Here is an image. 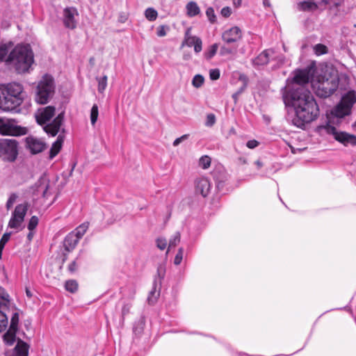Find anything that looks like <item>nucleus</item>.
<instances>
[{
  "instance_id": "f03ea898",
  "label": "nucleus",
  "mask_w": 356,
  "mask_h": 356,
  "mask_svg": "<svg viewBox=\"0 0 356 356\" xmlns=\"http://www.w3.org/2000/svg\"><path fill=\"white\" fill-rule=\"evenodd\" d=\"M34 63V54L29 44H18L9 53L6 63L18 74L29 73Z\"/></svg>"
},
{
  "instance_id": "864d4df0",
  "label": "nucleus",
  "mask_w": 356,
  "mask_h": 356,
  "mask_svg": "<svg viewBox=\"0 0 356 356\" xmlns=\"http://www.w3.org/2000/svg\"><path fill=\"white\" fill-rule=\"evenodd\" d=\"M131 307V304H129V303L124 304V305L122 308V322L124 320L125 316L129 313Z\"/></svg>"
},
{
  "instance_id": "473e14b6",
  "label": "nucleus",
  "mask_w": 356,
  "mask_h": 356,
  "mask_svg": "<svg viewBox=\"0 0 356 356\" xmlns=\"http://www.w3.org/2000/svg\"><path fill=\"white\" fill-rule=\"evenodd\" d=\"M318 129H325L328 134L333 135L334 138L339 134V132L337 131L336 127L330 125L329 123H327L325 125L318 127Z\"/></svg>"
},
{
  "instance_id": "20e7f679",
  "label": "nucleus",
  "mask_w": 356,
  "mask_h": 356,
  "mask_svg": "<svg viewBox=\"0 0 356 356\" xmlns=\"http://www.w3.org/2000/svg\"><path fill=\"white\" fill-rule=\"evenodd\" d=\"M10 322L8 330L3 334V341L8 346H12L16 341V334L19 330V315L23 312L15 305H10Z\"/></svg>"
},
{
  "instance_id": "a18cd8bd",
  "label": "nucleus",
  "mask_w": 356,
  "mask_h": 356,
  "mask_svg": "<svg viewBox=\"0 0 356 356\" xmlns=\"http://www.w3.org/2000/svg\"><path fill=\"white\" fill-rule=\"evenodd\" d=\"M170 30V28L167 25H161L157 28L156 35L159 37L165 36L167 31Z\"/></svg>"
},
{
  "instance_id": "5701e85b",
  "label": "nucleus",
  "mask_w": 356,
  "mask_h": 356,
  "mask_svg": "<svg viewBox=\"0 0 356 356\" xmlns=\"http://www.w3.org/2000/svg\"><path fill=\"white\" fill-rule=\"evenodd\" d=\"M12 305L9 294L4 288L0 286V308L10 309V305Z\"/></svg>"
},
{
  "instance_id": "69168bd1",
  "label": "nucleus",
  "mask_w": 356,
  "mask_h": 356,
  "mask_svg": "<svg viewBox=\"0 0 356 356\" xmlns=\"http://www.w3.org/2000/svg\"><path fill=\"white\" fill-rule=\"evenodd\" d=\"M254 164L257 165V169H260L264 165V163L261 160L256 161Z\"/></svg>"
},
{
  "instance_id": "052dcab7",
  "label": "nucleus",
  "mask_w": 356,
  "mask_h": 356,
  "mask_svg": "<svg viewBox=\"0 0 356 356\" xmlns=\"http://www.w3.org/2000/svg\"><path fill=\"white\" fill-rule=\"evenodd\" d=\"M270 58L272 60H276L277 63L280 64H283L285 62V56L284 55H279L276 56H273V55L272 57Z\"/></svg>"
},
{
  "instance_id": "1a4fd4ad",
  "label": "nucleus",
  "mask_w": 356,
  "mask_h": 356,
  "mask_svg": "<svg viewBox=\"0 0 356 356\" xmlns=\"http://www.w3.org/2000/svg\"><path fill=\"white\" fill-rule=\"evenodd\" d=\"M316 71L314 63L307 66L303 69H297L294 71L293 82L296 86H299L305 83H308L312 80Z\"/></svg>"
},
{
  "instance_id": "dca6fc26",
  "label": "nucleus",
  "mask_w": 356,
  "mask_h": 356,
  "mask_svg": "<svg viewBox=\"0 0 356 356\" xmlns=\"http://www.w3.org/2000/svg\"><path fill=\"white\" fill-rule=\"evenodd\" d=\"M77 11L74 8H66L63 11V23L66 28L74 29L76 26L74 15Z\"/></svg>"
},
{
  "instance_id": "603ef678",
  "label": "nucleus",
  "mask_w": 356,
  "mask_h": 356,
  "mask_svg": "<svg viewBox=\"0 0 356 356\" xmlns=\"http://www.w3.org/2000/svg\"><path fill=\"white\" fill-rule=\"evenodd\" d=\"M220 70L218 69H212L209 71V77L211 80L216 81L220 78Z\"/></svg>"
},
{
  "instance_id": "c9c22d12",
  "label": "nucleus",
  "mask_w": 356,
  "mask_h": 356,
  "mask_svg": "<svg viewBox=\"0 0 356 356\" xmlns=\"http://www.w3.org/2000/svg\"><path fill=\"white\" fill-rule=\"evenodd\" d=\"M180 233L177 232L170 239L168 249L167 253L170 248L175 247L180 242Z\"/></svg>"
},
{
  "instance_id": "338daca9",
  "label": "nucleus",
  "mask_w": 356,
  "mask_h": 356,
  "mask_svg": "<svg viewBox=\"0 0 356 356\" xmlns=\"http://www.w3.org/2000/svg\"><path fill=\"white\" fill-rule=\"evenodd\" d=\"M26 296L29 298H31L33 297V293L31 292V291L30 290V289H29L28 287H26Z\"/></svg>"
},
{
  "instance_id": "f704fd0d",
  "label": "nucleus",
  "mask_w": 356,
  "mask_h": 356,
  "mask_svg": "<svg viewBox=\"0 0 356 356\" xmlns=\"http://www.w3.org/2000/svg\"><path fill=\"white\" fill-rule=\"evenodd\" d=\"M97 80L98 81V92L99 93H103L107 86V76L104 75L100 78L97 77Z\"/></svg>"
},
{
  "instance_id": "3c124183",
  "label": "nucleus",
  "mask_w": 356,
  "mask_h": 356,
  "mask_svg": "<svg viewBox=\"0 0 356 356\" xmlns=\"http://www.w3.org/2000/svg\"><path fill=\"white\" fill-rule=\"evenodd\" d=\"M195 40V45H194V51L195 53L198 54L200 53L202 49V40L199 38H193Z\"/></svg>"
},
{
  "instance_id": "e433bc0d",
  "label": "nucleus",
  "mask_w": 356,
  "mask_h": 356,
  "mask_svg": "<svg viewBox=\"0 0 356 356\" xmlns=\"http://www.w3.org/2000/svg\"><path fill=\"white\" fill-rule=\"evenodd\" d=\"M10 235H11V233L6 232V233L3 234V235L2 236V237L0 240V259H1V257H2L3 250L6 244L7 243V242L9 241V239L10 238Z\"/></svg>"
},
{
  "instance_id": "de8ad7c7",
  "label": "nucleus",
  "mask_w": 356,
  "mask_h": 356,
  "mask_svg": "<svg viewBox=\"0 0 356 356\" xmlns=\"http://www.w3.org/2000/svg\"><path fill=\"white\" fill-rule=\"evenodd\" d=\"M327 47L322 44H318L314 47L317 55H322L327 53Z\"/></svg>"
},
{
  "instance_id": "39448f33",
  "label": "nucleus",
  "mask_w": 356,
  "mask_h": 356,
  "mask_svg": "<svg viewBox=\"0 0 356 356\" xmlns=\"http://www.w3.org/2000/svg\"><path fill=\"white\" fill-rule=\"evenodd\" d=\"M54 83L51 78H44L38 85L35 100L40 104H47L54 93Z\"/></svg>"
},
{
  "instance_id": "58836bf2",
  "label": "nucleus",
  "mask_w": 356,
  "mask_h": 356,
  "mask_svg": "<svg viewBox=\"0 0 356 356\" xmlns=\"http://www.w3.org/2000/svg\"><path fill=\"white\" fill-rule=\"evenodd\" d=\"M236 51V47H229L227 46H222L220 49V56H227L230 54H234Z\"/></svg>"
},
{
  "instance_id": "37998d69",
  "label": "nucleus",
  "mask_w": 356,
  "mask_h": 356,
  "mask_svg": "<svg viewBox=\"0 0 356 356\" xmlns=\"http://www.w3.org/2000/svg\"><path fill=\"white\" fill-rule=\"evenodd\" d=\"M61 149L60 146H58L56 143H53L49 151V159H54L60 152Z\"/></svg>"
},
{
  "instance_id": "393cba45",
  "label": "nucleus",
  "mask_w": 356,
  "mask_h": 356,
  "mask_svg": "<svg viewBox=\"0 0 356 356\" xmlns=\"http://www.w3.org/2000/svg\"><path fill=\"white\" fill-rule=\"evenodd\" d=\"M187 15L190 17L197 16L200 13V7L195 1H190L186 6Z\"/></svg>"
},
{
  "instance_id": "c03bdc74",
  "label": "nucleus",
  "mask_w": 356,
  "mask_h": 356,
  "mask_svg": "<svg viewBox=\"0 0 356 356\" xmlns=\"http://www.w3.org/2000/svg\"><path fill=\"white\" fill-rule=\"evenodd\" d=\"M156 247L161 250H163L167 247V241L165 238L159 237L156 239Z\"/></svg>"
},
{
  "instance_id": "f257e3e1",
  "label": "nucleus",
  "mask_w": 356,
  "mask_h": 356,
  "mask_svg": "<svg viewBox=\"0 0 356 356\" xmlns=\"http://www.w3.org/2000/svg\"><path fill=\"white\" fill-rule=\"evenodd\" d=\"M284 103L294 111L291 123L304 129L305 125L316 120L320 113L318 105L311 91L303 86H291L282 94Z\"/></svg>"
},
{
  "instance_id": "4468645a",
  "label": "nucleus",
  "mask_w": 356,
  "mask_h": 356,
  "mask_svg": "<svg viewBox=\"0 0 356 356\" xmlns=\"http://www.w3.org/2000/svg\"><path fill=\"white\" fill-rule=\"evenodd\" d=\"M26 147L31 154H36L45 149L47 145L42 140L30 136L26 138Z\"/></svg>"
},
{
  "instance_id": "f3484780",
  "label": "nucleus",
  "mask_w": 356,
  "mask_h": 356,
  "mask_svg": "<svg viewBox=\"0 0 356 356\" xmlns=\"http://www.w3.org/2000/svg\"><path fill=\"white\" fill-rule=\"evenodd\" d=\"M211 184L207 178L201 177L195 181V193L206 197L210 193Z\"/></svg>"
},
{
  "instance_id": "0e129e2a",
  "label": "nucleus",
  "mask_w": 356,
  "mask_h": 356,
  "mask_svg": "<svg viewBox=\"0 0 356 356\" xmlns=\"http://www.w3.org/2000/svg\"><path fill=\"white\" fill-rule=\"evenodd\" d=\"M331 1L333 3L334 6L339 7L343 3L344 0H332Z\"/></svg>"
},
{
  "instance_id": "680f3d73",
  "label": "nucleus",
  "mask_w": 356,
  "mask_h": 356,
  "mask_svg": "<svg viewBox=\"0 0 356 356\" xmlns=\"http://www.w3.org/2000/svg\"><path fill=\"white\" fill-rule=\"evenodd\" d=\"M77 269V265L76 260L71 262L68 266V270L70 273H74Z\"/></svg>"
},
{
  "instance_id": "774afa93",
  "label": "nucleus",
  "mask_w": 356,
  "mask_h": 356,
  "mask_svg": "<svg viewBox=\"0 0 356 356\" xmlns=\"http://www.w3.org/2000/svg\"><path fill=\"white\" fill-rule=\"evenodd\" d=\"M34 233L33 231H29V233L27 234V239L29 241H32Z\"/></svg>"
},
{
  "instance_id": "6e6552de",
  "label": "nucleus",
  "mask_w": 356,
  "mask_h": 356,
  "mask_svg": "<svg viewBox=\"0 0 356 356\" xmlns=\"http://www.w3.org/2000/svg\"><path fill=\"white\" fill-rule=\"evenodd\" d=\"M355 103L356 92L353 90H349L342 96L340 103L334 109V115L341 118L350 115L351 108Z\"/></svg>"
},
{
  "instance_id": "49530a36",
  "label": "nucleus",
  "mask_w": 356,
  "mask_h": 356,
  "mask_svg": "<svg viewBox=\"0 0 356 356\" xmlns=\"http://www.w3.org/2000/svg\"><path fill=\"white\" fill-rule=\"evenodd\" d=\"M183 254H184V248H179L177 254L175 255V259H174V264L175 265H179L181 264L182 259H183Z\"/></svg>"
},
{
  "instance_id": "f8f14e48",
  "label": "nucleus",
  "mask_w": 356,
  "mask_h": 356,
  "mask_svg": "<svg viewBox=\"0 0 356 356\" xmlns=\"http://www.w3.org/2000/svg\"><path fill=\"white\" fill-rule=\"evenodd\" d=\"M64 115L65 112L63 111L59 113L51 122L45 124L44 127V130L45 132L51 136H56V134L60 131V127L64 121Z\"/></svg>"
},
{
  "instance_id": "a878e982",
  "label": "nucleus",
  "mask_w": 356,
  "mask_h": 356,
  "mask_svg": "<svg viewBox=\"0 0 356 356\" xmlns=\"http://www.w3.org/2000/svg\"><path fill=\"white\" fill-rule=\"evenodd\" d=\"M9 312L10 309H3L0 308V332L4 331L8 327V313Z\"/></svg>"
},
{
  "instance_id": "4d7b16f0",
  "label": "nucleus",
  "mask_w": 356,
  "mask_h": 356,
  "mask_svg": "<svg viewBox=\"0 0 356 356\" xmlns=\"http://www.w3.org/2000/svg\"><path fill=\"white\" fill-rule=\"evenodd\" d=\"M220 13L224 17H229L232 14V9L229 6L224 7L222 8Z\"/></svg>"
},
{
  "instance_id": "a211bd4d",
  "label": "nucleus",
  "mask_w": 356,
  "mask_h": 356,
  "mask_svg": "<svg viewBox=\"0 0 356 356\" xmlns=\"http://www.w3.org/2000/svg\"><path fill=\"white\" fill-rule=\"evenodd\" d=\"M275 54V51L272 49H266L259 54L255 58L252 60L254 66L264 65L269 63L270 57Z\"/></svg>"
},
{
  "instance_id": "a19ab883",
  "label": "nucleus",
  "mask_w": 356,
  "mask_h": 356,
  "mask_svg": "<svg viewBox=\"0 0 356 356\" xmlns=\"http://www.w3.org/2000/svg\"><path fill=\"white\" fill-rule=\"evenodd\" d=\"M206 15L208 17L209 21L211 24L216 22V16L214 13V9L212 7H209L206 10Z\"/></svg>"
},
{
  "instance_id": "5fc2aeb1",
  "label": "nucleus",
  "mask_w": 356,
  "mask_h": 356,
  "mask_svg": "<svg viewBox=\"0 0 356 356\" xmlns=\"http://www.w3.org/2000/svg\"><path fill=\"white\" fill-rule=\"evenodd\" d=\"M17 198V195L15 193H13L10 195V197L6 202L7 209H10L13 207V205L14 202L16 201Z\"/></svg>"
},
{
  "instance_id": "c756f323",
  "label": "nucleus",
  "mask_w": 356,
  "mask_h": 356,
  "mask_svg": "<svg viewBox=\"0 0 356 356\" xmlns=\"http://www.w3.org/2000/svg\"><path fill=\"white\" fill-rule=\"evenodd\" d=\"M89 227V222H85L80 225L75 229L74 235H76L79 239L85 234Z\"/></svg>"
},
{
  "instance_id": "b1692460",
  "label": "nucleus",
  "mask_w": 356,
  "mask_h": 356,
  "mask_svg": "<svg viewBox=\"0 0 356 356\" xmlns=\"http://www.w3.org/2000/svg\"><path fill=\"white\" fill-rule=\"evenodd\" d=\"M297 8L300 11L309 12L318 9V5L314 0L303 1L298 3Z\"/></svg>"
},
{
  "instance_id": "ddd939ff",
  "label": "nucleus",
  "mask_w": 356,
  "mask_h": 356,
  "mask_svg": "<svg viewBox=\"0 0 356 356\" xmlns=\"http://www.w3.org/2000/svg\"><path fill=\"white\" fill-rule=\"evenodd\" d=\"M242 38V33L240 28L234 26L223 32L222 40L227 44H232L238 42Z\"/></svg>"
},
{
  "instance_id": "cd10ccee",
  "label": "nucleus",
  "mask_w": 356,
  "mask_h": 356,
  "mask_svg": "<svg viewBox=\"0 0 356 356\" xmlns=\"http://www.w3.org/2000/svg\"><path fill=\"white\" fill-rule=\"evenodd\" d=\"M145 327V319L141 317L137 322H136L133 327V332L136 335H140L143 332Z\"/></svg>"
},
{
  "instance_id": "412c9836",
  "label": "nucleus",
  "mask_w": 356,
  "mask_h": 356,
  "mask_svg": "<svg viewBox=\"0 0 356 356\" xmlns=\"http://www.w3.org/2000/svg\"><path fill=\"white\" fill-rule=\"evenodd\" d=\"M29 346L20 339H17L12 356H28Z\"/></svg>"
},
{
  "instance_id": "2f4dec72",
  "label": "nucleus",
  "mask_w": 356,
  "mask_h": 356,
  "mask_svg": "<svg viewBox=\"0 0 356 356\" xmlns=\"http://www.w3.org/2000/svg\"><path fill=\"white\" fill-rule=\"evenodd\" d=\"M145 15L149 21L153 22L156 19L158 13L154 8H148L145 11Z\"/></svg>"
},
{
  "instance_id": "7ed1b4c3",
  "label": "nucleus",
  "mask_w": 356,
  "mask_h": 356,
  "mask_svg": "<svg viewBox=\"0 0 356 356\" xmlns=\"http://www.w3.org/2000/svg\"><path fill=\"white\" fill-rule=\"evenodd\" d=\"M25 92L22 84L12 82L0 86V108L4 111L19 113Z\"/></svg>"
},
{
  "instance_id": "ea45409f",
  "label": "nucleus",
  "mask_w": 356,
  "mask_h": 356,
  "mask_svg": "<svg viewBox=\"0 0 356 356\" xmlns=\"http://www.w3.org/2000/svg\"><path fill=\"white\" fill-rule=\"evenodd\" d=\"M199 165L203 169H207L211 165V158L208 156H202L200 159Z\"/></svg>"
},
{
  "instance_id": "bf43d9fd",
  "label": "nucleus",
  "mask_w": 356,
  "mask_h": 356,
  "mask_svg": "<svg viewBox=\"0 0 356 356\" xmlns=\"http://www.w3.org/2000/svg\"><path fill=\"white\" fill-rule=\"evenodd\" d=\"M259 145V143L256 140H248L246 143V146L250 149H254Z\"/></svg>"
},
{
  "instance_id": "79ce46f5",
  "label": "nucleus",
  "mask_w": 356,
  "mask_h": 356,
  "mask_svg": "<svg viewBox=\"0 0 356 356\" xmlns=\"http://www.w3.org/2000/svg\"><path fill=\"white\" fill-rule=\"evenodd\" d=\"M38 222H39V220H38V218L35 216H33L29 223H28V225H27V228L29 231H33L37 225H38Z\"/></svg>"
},
{
  "instance_id": "4be33fe9",
  "label": "nucleus",
  "mask_w": 356,
  "mask_h": 356,
  "mask_svg": "<svg viewBox=\"0 0 356 356\" xmlns=\"http://www.w3.org/2000/svg\"><path fill=\"white\" fill-rule=\"evenodd\" d=\"M14 47V43L12 41L1 42H0V63L2 62L6 63V59L8 56V53Z\"/></svg>"
},
{
  "instance_id": "aec40b11",
  "label": "nucleus",
  "mask_w": 356,
  "mask_h": 356,
  "mask_svg": "<svg viewBox=\"0 0 356 356\" xmlns=\"http://www.w3.org/2000/svg\"><path fill=\"white\" fill-rule=\"evenodd\" d=\"M80 239L74 235V232L68 234L64 238L63 246L67 252L73 250Z\"/></svg>"
},
{
  "instance_id": "423d86ee",
  "label": "nucleus",
  "mask_w": 356,
  "mask_h": 356,
  "mask_svg": "<svg viewBox=\"0 0 356 356\" xmlns=\"http://www.w3.org/2000/svg\"><path fill=\"white\" fill-rule=\"evenodd\" d=\"M339 83V78L336 76L330 79H323L318 81L315 86V93L321 98L330 97L337 90Z\"/></svg>"
},
{
  "instance_id": "2eb2a0df",
  "label": "nucleus",
  "mask_w": 356,
  "mask_h": 356,
  "mask_svg": "<svg viewBox=\"0 0 356 356\" xmlns=\"http://www.w3.org/2000/svg\"><path fill=\"white\" fill-rule=\"evenodd\" d=\"M54 113L55 107L53 106L42 108L35 115L36 122L40 125H44L54 115Z\"/></svg>"
},
{
  "instance_id": "6ab92c4d",
  "label": "nucleus",
  "mask_w": 356,
  "mask_h": 356,
  "mask_svg": "<svg viewBox=\"0 0 356 356\" xmlns=\"http://www.w3.org/2000/svg\"><path fill=\"white\" fill-rule=\"evenodd\" d=\"M335 140L344 145H348V144L352 146L356 145V136L344 131L339 132V135L335 137Z\"/></svg>"
},
{
  "instance_id": "13d9d810",
  "label": "nucleus",
  "mask_w": 356,
  "mask_h": 356,
  "mask_svg": "<svg viewBox=\"0 0 356 356\" xmlns=\"http://www.w3.org/2000/svg\"><path fill=\"white\" fill-rule=\"evenodd\" d=\"M188 137H189V134H184V135L181 136V137L176 138L173 142V145L174 146L179 145L181 142L188 139Z\"/></svg>"
},
{
  "instance_id": "72a5a7b5",
  "label": "nucleus",
  "mask_w": 356,
  "mask_h": 356,
  "mask_svg": "<svg viewBox=\"0 0 356 356\" xmlns=\"http://www.w3.org/2000/svg\"><path fill=\"white\" fill-rule=\"evenodd\" d=\"M218 49V44L217 43H214L212 44L207 51L204 53V56L207 59L209 60L212 58L216 54Z\"/></svg>"
},
{
  "instance_id": "9d476101",
  "label": "nucleus",
  "mask_w": 356,
  "mask_h": 356,
  "mask_svg": "<svg viewBox=\"0 0 356 356\" xmlns=\"http://www.w3.org/2000/svg\"><path fill=\"white\" fill-rule=\"evenodd\" d=\"M165 275V264H159L157 266L156 275L154 276V279L152 284V289L149 292L147 298L149 304H154L156 300V297H154L157 288L160 290L161 286L162 280H163Z\"/></svg>"
},
{
  "instance_id": "7c9ffc66",
  "label": "nucleus",
  "mask_w": 356,
  "mask_h": 356,
  "mask_svg": "<svg viewBox=\"0 0 356 356\" xmlns=\"http://www.w3.org/2000/svg\"><path fill=\"white\" fill-rule=\"evenodd\" d=\"M98 115H99L98 106L95 104H93V106L91 108L90 115V122L92 126H94L95 124V123L97 122V119H98Z\"/></svg>"
},
{
  "instance_id": "8fccbe9b",
  "label": "nucleus",
  "mask_w": 356,
  "mask_h": 356,
  "mask_svg": "<svg viewBox=\"0 0 356 356\" xmlns=\"http://www.w3.org/2000/svg\"><path fill=\"white\" fill-rule=\"evenodd\" d=\"M216 123V116L213 113H209L207 116L205 125L207 127H212Z\"/></svg>"
},
{
  "instance_id": "bb28decb",
  "label": "nucleus",
  "mask_w": 356,
  "mask_h": 356,
  "mask_svg": "<svg viewBox=\"0 0 356 356\" xmlns=\"http://www.w3.org/2000/svg\"><path fill=\"white\" fill-rule=\"evenodd\" d=\"M27 211V207L26 205L24 204H18L13 213V216H15V218H18L19 220L22 221L24 219V216Z\"/></svg>"
},
{
  "instance_id": "c85d7f7f",
  "label": "nucleus",
  "mask_w": 356,
  "mask_h": 356,
  "mask_svg": "<svg viewBox=\"0 0 356 356\" xmlns=\"http://www.w3.org/2000/svg\"><path fill=\"white\" fill-rule=\"evenodd\" d=\"M79 287L78 282L74 280H69L65 282V289L66 291L74 293L77 291Z\"/></svg>"
},
{
  "instance_id": "6e6d98bb",
  "label": "nucleus",
  "mask_w": 356,
  "mask_h": 356,
  "mask_svg": "<svg viewBox=\"0 0 356 356\" xmlns=\"http://www.w3.org/2000/svg\"><path fill=\"white\" fill-rule=\"evenodd\" d=\"M193 38H199V37H197V36H188L185 41L182 43L181 44V47H184L185 45V43L188 46V47H192V46H194L195 45V40H193Z\"/></svg>"
},
{
  "instance_id": "0eeeda50",
  "label": "nucleus",
  "mask_w": 356,
  "mask_h": 356,
  "mask_svg": "<svg viewBox=\"0 0 356 356\" xmlns=\"http://www.w3.org/2000/svg\"><path fill=\"white\" fill-rule=\"evenodd\" d=\"M18 155V143L15 140L0 139V158L8 162H14Z\"/></svg>"
},
{
  "instance_id": "9b49d317",
  "label": "nucleus",
  "mask_w": 356,
  "mask_h": 356,
  "mask_svg": "<svg viewBox=\"0 0 356 356\" xmlns=\"http://www.w3.org/2000/svg\"><path fill=\"white\" fill-rule=\"evenodd\" d=\"M27 132L26 127L14 124L9 120H0V134L10 136H23Z\"/></svg>"
},
{
  "instance_id": "e2e57ef3",
  "label": "nucleus",
  "mask_w": 356,
  "mask_h": 356,
  "mask_svg": "<svg viewBox=\"0 0 356 356\" xmlns=\"http://www.w3.org/2000/svg\"><path fill=\"white\" fill-rule=\"evenodd\" d=\"M63 140H64V136H62L61 134H60L56 140L54 142V143H56L58 146H60L62 147V144L63 143Z\"/></svg>"
},
{
  "instance_id": "09e8293b",
  "label": "nucleus",
  "mask_w": 356,
  "mask_h": 356,
  "mask_svg": "<svg viewBox=\"0 0 356 356\" xmlns=\"http://www.w3.org/2000/svg\"><path fill=\"white\" fill-rule=\"evenodd\" d=\"M22 221L19 220L18 218H15V216H12L11 219L9 221L8 226L10 228H18Z\"/></svg>"
},
{
  "instance_id": "4c0bfd02",
  "label": "nucleus",
  "mask_w": 356,
  "mask_h": 356,
  "mask_svg": "<svg viewBox=\"0 0 356 356\" xmlns=\"http://www.w3.org/2000/svg\"><path fill=\"white\" fill-rule=\"evenodd\" d=\"M204 81V79L203 76H202L201 74H196L193 78L192 85L195 88H200L203 85Z\"/></svg>"
}]
</instances>
